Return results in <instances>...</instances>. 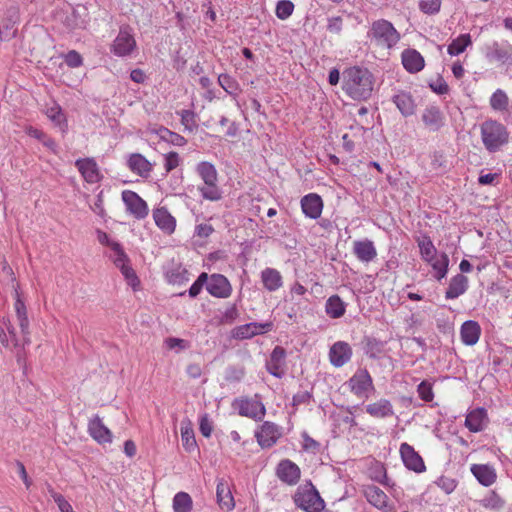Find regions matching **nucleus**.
<instances>
[{"label":"nucleus","instance_id":"37","mask_svg":"<svg viewBox=\"0 0 512 512\" xmlns=\"http://www.w3.org/2000/svg\"><path fill=\"white\" fill-rule=\"evenodd\" d=\"M489 103L493 110L498 112H505L508 109L509 98L504 90L497 89L491 95Z\"/></svg>","mask_w":512,"mask_h":512},{"label":"nucleus","instance_id":"57","mask_svg":"<svg viewBox=\"0 0 512 512\" xmlns=\"http://www.w3.org/2000/svg\"><path fill=\"white\" fill-rule=\"evenodd\" d=\"M484 505L491 509H501L504 505V501L496 493H492L490 496L484 499Z\"/></svg>","mask_w":512,"mask_h":512},{"label":"nucleus","instance_id":"46","mask_svg":"<svg viewBox=\"0 0 512 512\" xmlns=\"http://www.w3.org/2000/svg\"><path fill=\"white\" fill-rule=\"evenodd\" d=\"M157 132H159V136L161 139L173 145L182 146L185 143L184 137L175 133L172 130H157Z\"/></svg>","mask_w":512,"mask_h":512},{"label":"nucleus","instance_id":"40","mask_svg":"<svg viewBox=\"0 0 512 512\" xmlns=\"http://www.w3.org/2000/svg\"><path fill=\"white\" fill-rule=\"evenodd\" d=\"M218 84L231 96H237L240 89L235 78L229 74L223 73L218 76Z\"/></svg>","mask_w":512,"mask_h":512},{"label":"nucleus","instance_id":"51","mask_svg":"<svg viewBox=\"0 0 512 512\" xmlns=\"http://www.w3.org/2000/svg\"><path fill=\"white\" fill-rule=\"evenodd\" d=\"M435 484L446 494L452 493L457 486L456 480L447 476L439 477Z\"/></svg>","mask_w":512,"mask_h":512},{"label":"nucleus","instance_id":"21","mask_svg":"<svg viewBox=\"0 0 512 512\" xmlns=\"http://www.w3.org/2000/svg\"><path fill=\"white\" fill-rule=\"evenodd\" d=\"M488 422L487 411L484 408L471 410L465 419V426L472 433H477L486 427Z\"/></svg>","mask_w":512,"mask_h":512},{"label":"nucleus","instance_id":"38","mask_svg":"<svg viewBox=\"0 0 512 512\" xmlns=\"http://www.w3.org/2000/svg\"><path fill=\"white\" fill-rule=\"evenodd\" d=\"M193 501L191 496L186 492H178L173 498L174 512H191Z\"/></svg>","mask_w":512,"mask_h":512},{"label":"nucleus","instance_id":"6","mask_svg":"<svg viewBox=\"0 0 512 512\" xmlns=\"http://www.w3.org/2000/svg\"><path fill=\"white\" fill-rule=\"evenodd\" d=\"M136 47L137 44L132 29L129 26H122L110 46V51L117 57H127L134 52Z\"/></svg>","mask_w":512,"mask_h":512},{"label":"nucleus","instance_id":"3","mask_svg":"<svg viewBox=\"0 0 512 512\" xmlns=\"http://www.w3.org/2000/svg\"><path fill=\"white\" fill-rule=\"evenodd\" d=\"M196 172L203 181V185L198 187L202 197L210 201L220 200L222 192L217 184L218 174L214 165L206 161L200 162Z\"/></svg>","mask_w":512,"mask_h":512},{"label":"nucleus","instance_id":"10","mask_svg":"<svg viewBox=\"0 0 512 512\" xmlns=\"http://www.w3.org/2000/svg\"><path fill=\"white\" fill-rule=\"evenodd\" d=\"M122 200L126 210L137 219L145 218L149 209L147 203L135 192L125 190L122 192Z\"/></svg>","mask_w":512,"mask_h":512},{"label":"nucleus","instance_id":"35","mask_svg":"<svg viewBox=\"0 0 512 512\" xmlns=\"http://www.w3.org/2000/svg\"><path fill=\"white\" fill-rule=\"evenodd\" d=\"M472 45L471 35L469 33L461 34L453 39L447 47L450 56H457L463 53L467 47Z\"/></svg>","mask_w":512,"mask_h":512},{"label":"nucleus","instance_id":"33","mask_svg":"<svg viewBox=\"0 0 512 512\" xmlns=\"http://www.w3.org/2000/svg\"><path fill=\"white\" fill-rule=\"evenodd\" d=\"M393 102L403 115L408 116L414 113L415 103L409 92L399 91L393 96Z\"/></svg>","mask_w":512,"mask_h":512},{"label":"nucleus","instance_id":"36","mask_svg":"<svg viewBox=\"0 0 512 512\" xmlns=\"http://www.w3.org/2000/svg\"><path fill=\"white\" fill-rule=\"evenodd\" d=\"M325 311L331 318H340L344 315L346 306L338 295H333L327 299Z\"/></svg>","mask_w":512,"mask_h":512},{"label":"nucleus","instance_id":"62","mask_svg":"<svg viewBox=\"0 0 512 512\" xmlns=\"http://www.w3.org/2000/svg\"><path fill=\"white\" fill-rule=\"evenodd\" d=\"M238 315V311L235 305L228 307L222 315V322L231 323Z\"/></svg>","mask_w":512,"mask_h":512},{"label":"nucleus","instance_id":"42","mask_svg":"<svg viewBox=\"0 0 512 512\" xmlns=\"http://www.w3.org/2000/svg\"><path fill=\"white\" fill-rule=\"evenodd\" d=\"M422 119L426 125L438 126L441 124L442 113L438 107L430 106L424 110Z\"/></svg>","mask_w":512,"mask_h":512},{"label":"nucleus","instance_id":"16","mask_svg":"<svg viewBox=\"0 0 512 512\" xmlns=\"http://www.w3.org/2000/svg\"><path fill=\"white\" fill-rule=\"evenodd\" d=\"M88 431L90 436L100 444L112 442L111 431L103 424L102 419L98 415L90 419Z\"/></svg>","mask_w":512,"mask_h":512},{"label":"nucleus","instance_id":"32","mask_svg":"<svg viewBox=\"0 0 512 512\" xmlns=\"http://www.w3.org/2000/svg\"><path fill=\"white\" fill-rule=\"evenodd\" d=\"M261 280L263 286L270 292L278 290L283 285L280 272L274 268H265L261 272Z\"/></svg>","mask_w":512,"mask_h":512},{"label":"nucleus","instance_id":"44","mask_svg":"<svg viewBox=\"0 0 512 512\" xmlns=\"http://www.w3.org/2000/svg\"><path fill=\"white\" fill-rule=\"evenodd\" d=\"M294 11V4L290 0H280L276 5V16L285 20L289 18Z\"/></svg>","mask_w":512,"mask_h":512},{"label":"nucleus","instance_id":"25","mask_svg":"<svg viewBox=\"0 0 512 512\" xmlns=\"http://www.w3.org/2000/svg\"><path fill=\"white\" fill-rule=\"evenodd\" d=\"M153 219L157 227L165 233L171 234L175 231L176 220L165 207L154 209Z\"/></svg>","mask_w":512,"mask_h":512},{"label":"nucleus","instance_id":"48","mask_svg":"<svg viewBox=\"0 0 512 512\" xmlns=\"http://www.w3.org/2000/svg\"><path fill=\"white\" fill-rule=\"evenodd\" d=\"M119 270L121 271L128 285H130L135 290L139 286L140 281L134 269L130 266V263Z\"/></svg>","mask_w":512,"mask_h":512},{"label":"nucleus","instance_id":"20","mask_svg":"<svg viewBox=\"0 0 512 512\" xmlns=\"http://www.w3.org/2000/svg\"><path fill=\"white\" fill-rule=\"evenodd\" d=\"M506 130H482V140L487 150L493 152L508 142Z\"/></svg>","mask_w":512,"mask_h":512},{"label":"nucleus","instance_id":"58","mask_svg":"<svg viewBox=\"0 0 512 512\" xmlns=\"http://www.w3.org/2000/svg\"><path fill=\"white\" fill-rule=\"evenodd\" d=\"M168 349L185 350L189 347L188 342L184 339L170 337L165 340Z\"/></svg>","mask_w":512,"mask_h":512},{"label":"nucleus","instance_id":"30","mask_svg":"<svg viewBox=\"0 0 512 512\" xmlns=\"http://www.w3.org/2000/svg\"><path fill=\"white\" fill-rule=\"evenodd\" d=\"M366 412L374 418H386L394 415L391 402L387 399H380L366 406Z\"/></svg>","mask_w":512,"mask_h":512},{"label":"nucleus","instance_id":"28","mask_svg":"<svg viewBox=\"0 0 512 512\" xmlns=\"http://www.w3.org/2000/svg\"><path fill=\"white\" fill-rule=\"evenodd\" d=\"M216 496L217 502L222 510L231 511L234 508V498L232 496L230 486L227 481L223 479L218 481Z\"/></svg>","mask_w":512,"mask_h":512},{"label":"nucleus","instance_id":"63","mask_svg":"<svg viewBox=\"0 0 512 512\" xmlns=\"http://www.w3.org/2000/svg\"><path fill=\"white\" fill-rule=\"evenodd\" d=\"M497 178L498 174L496 173L480 174L478 182L481 185H494Z\"/></svg>","mask_w":512,"mask_h":512},{"label":"nucleus","instance_id":"26","mask_svg":"<svg viewBox=\"0 0 512 512\" xmlns=\"http://www.w3.org/2000/svg\"><path fill=\"white\" fill-rule=\"evenodd\" d=\"M353 252L361 262H370L377 256L376 248L370 240H359L353 243Z\"/></svg>","mask_w":512,"mask_h":512},{"label":"nucleus","instance_id":"15","mask_svg":"<svg viewBox=\"0 0 512 512\" xmlns=\"http://www.w3.org/2000/svg\"><path fill=\"white\" fill-rule=\"evenodd\" d=\"M14 293H15L14 309H15V313H16V317H17L19 326H20L21 334L24 335L25 343H31L27 309H26L25 303L20 298L18 286H16L14 288Z\"/></svg>","mask_w":512,"mask_h":512},{"label":"nucleus","instance_id":"22","mask_svg":"<svg viewBox=\"0 0 512 512\" xmlns=\"http://www.w3.org/2000/svg\"><path fill=\"white\" fill-rule=\"evenodd\" d=\"M401 60L403 67L409 73H418L425 66L423 56L415 49H406L402 52Z\"/></svg>","mask_w":512,"mask_h":512},{"label":"nucleus","instance_id":"54","mask_svg":"<svg viewBox=\"0 0 512 512\" xmlns=\"http://www.w3.org/2000/svg\"><path fill=\"white\" fill-rule=\"evenodd\" d=\"M179 163H180V158H179L178 153L169 152V153L165 154L164 167H165V170L167 173L174 170L175 168H177L179 166Z\"/></svg>","mask_w":512,"mask_h":512},{"label":"nucleus","instance_id":"29","mask_svg":"<svg viewBox=\"0 0 512 512\" xmlns=\"http://www.w3.org/2000/svg\"><path fill=\"white\" fill-rule=\"evenodd\" d=\"M484 55L489 61L506 62L508 59H512V53L507 49L500 46L497 41H493L490 44H486L483 48Z\"/></svg>","mask_w":512,"mask_h":512},{"label":"nucleus","instance_id":"5","mask_svg":"<svg viewBox=\"0 0 512 512\" xmlns=\"http://www.w3.org/2000/svg\"><path fill=\"white\" fill-rule=\"evenodd\" d=\"M232 407L237 410L238 414L243 417L251 418L255 421H262L266 415V408L259 394L253 397L236 398Z\"/></svg>","mask_w":512,"mask_h":512},{"label":"nucleus","instance_id":"8","mask_svg":"<svg viewBox=\"0 0 512 512\" xmlns=\"http://www.w3.org/2000/svg\"><path fill=\"white\" fill-rule=\"evenodd\" d=\"M363 494L366 500L375 508L382 512H395V506L389 502L386 493L375 485L363 487Z\"/></svg>","mask_w":512,"mask_h":512},{"label":"nucleus","instance_id":"61","mask_svg":"<svg viewBox=\"0 0 512 512\" xmlns=\"http://www.w3.org/2000/svg\"><path fill=\"white\" fill-rule=\"evenodd\" d=\"M327 29L332 33H340L342 30V18L339 16L329 18Z\"/></svg>","mask_w":512,"mask_h":512},{"label":"nucleus","instance_id":"17","mask_svg":"<svg viewBox=\"0 0 512 512\" xmlns=\"http://www.w3.org/2000/svg\"><path fill=\"white\" fill-rule=\"evenodd\" d=\"M75 166L86 182L94 184L100 180V171L93 158L78 159L75 162Z\"/></svg>","mask_w":512,"mask_h":512},{"label":"nucleus","instance_id":"4","mask_svg":"<svg viewBox=\"0 0 512 512\" xmlns=\"http://www.w3.org/2000/svg\"><path fill=\"white\" fill-rule=\"evenodd\" d=\"M294 502L305 512H321L325 507L324 500L311 483L298 487Z\"/></svg>","mask_w":512,"mask_h":512},{"label":"nucleus","instance_id":"45","mask_svg":"<svg viewBox=\"0 0 512 512\" xmlns=\"http://www.w3.org/2000/svg\"><path fill=\"white\" fill-rule=\"evenodd\" d=\"M7 329V336L10 342V347L14 348H22L24 349L25 346L30 345V343L24 342V335L22 334V338H18L16 335V330L14 326L12 325L11 321H8V324L6 325Z\"/></svg>","mask_w":512,"mask_h":512},{"label":"nucleus","instance_id":"55","mask_svg":"<svg viewBox=\"0 0 512 512\" xmlns=\"http://www.w3.org/2000/svg\"><path fill=\"white\" fill-rule=\"evenodd\" d=\"M47 116L54 122L55 125H61L64 120V114L58 105H54L47 110Z\"/></svg>","mask_w":512,"mask_h":512},{"label":"nucleus","instance_id":"1","mask_svg":"<svg viewBox=\"0 0 512 512\" xmlns=\"http://www.w3.org/2000/svg\"><path fill=\"white\" fill-rule=\"evenodd\" d=\"M343 91L354 100H367L374 89V78L366 68L353 66L343 72Z\"/></svg>","mask_w":512,"mask_h":512},{"label":"nucleus","instance_id":"64","mask_svg":"<svg viewBox=\"0 0 512 512\" xmlns=\"http://www.w3.org/2000/svg\"><path fill=\"white\" fill-rule=\"evenodd\" d=\"M130 78L135 83L142 84L146 80V75L141 69H133L130 73Z\"/></svg>","mask_w":512,"mask_h":512},{"label":"nucleus","instance_id":"39","mask_svg":"<svg viewBox=\"0 0 512 512\" xmlns=\"http://www.w3.org/2000/svg\"><path fill=\"white\" fill-rule=\"evenodd\" d=\"M418 246L420 249V255L422 259L427 261H432L437 255V250L429 237H423L418 241Z\"/></svg>","mask_w":512,"mask_h":512},{"label":"nucleus","instance_id":"27","mask_svg":"<svg viewBox=\"0 0 512 512\" xmlns=\"http://www.w3.org/2000/svg\"><path fill=\"white\" fill-rule=\"evenodd\" d=\"M469 286V280L463 274H457L450 279L448 288L445 292L446 299H456L463 295Z\"/></svg>","mask_w":512,"mask_h":512},{"label":"nucleus","instance_id":"53","mask_svg":"<svg viewBox=\"0 0 512 512\" xmlns=\"http://www.w3.org/2000/svg\"><path fill=\"white\" fill-rule=\"evenodd\" d=\"M208 281V274L203 272L201 273L197 280L191 285L189 288V296L194 298L198 296L203 288V286H206V282Z\"/></svg>","mask_w":512,"mask_h":512},{"label":"nucleus","instance_id":"2","mask_svg":"<svg viewBox=\"0 0 512 512\" xmlns=\"http://www.w3.org/2000/svg\"><path fill=\"white\" fill-rule=\"evenodd\" d=\"M367 38L378 47L392 49L400 41L401 35L390 21L378 19L372 22Z\"/></svg>","mask_w":512,"mask_h":512},{"label":"nucleus","instance_id":"18","mask_svg":"<svg viewBox=\"0 0 512 512\" xmlns=\"http://www.w3.org/2000/svg\"><path fill=\"white\" fill-rule=\"evenodd\" d=\"M352 355L349 344L339 341L334 343L329 351V359L333 366L341 367L346 364Z\"/></svg>","mask_w":512,"mask_h":512},{"label":"nucleus","instance_id":"59","mask_svg":"<svg viewBox=\"0 0 512 512\" xmlns=\"http://www.w3.org/2000/svg\"><path fill=\"white\" fill-rule=\"evenodd\" d=\"M429 86L432 91L439 95H444L449 92V86L442 78H438L435 82L430 83Z\"/></svg>","mask_w":512,"mask_h":512},{"label":"nucleus","instance_id":"43","mask_svg":"<svg viewBox=\"0 0 512 512\" xmlns=\"http://www.w3.org/2000/svg\"><path fill=\"white\" fill-rule=\"evenodd\" d=\"M181 439L183 446L187 451H191L196 447L194 432L189 423L181 424Z\"/></svg>","mask_w":512,"mask_h":512},{"label":"nucleus","instance_id":"11","mask_svg":"<svg viewBox=\"0 0 512 512\" xmlns=\"http://www.w3.org/2000/svg\"><path fill=\"white\" fill-rule=\"evenodd\" d=\"M281 436L279 427L273 423L264 422L255 433L258 444L262 448H269L273 446Z\"/></svg>","mask_w":512,"mask_h":512},{"label":"nucleus","instance_id":"34","mask_svg":"<svg viewBox=\"0 0 512 512\" xmlns=\"http://www.w3.org/2000/svg\"><path fill=\"white\" fill-rule=\"evenodd\" d=\"M427 263L432 267L434 271L433 276L436 280L441 281L446 277L449 270V257L446 253H441L433 258L432 261H427Z\"/></svg>","mask_w":512,"mask_h":512},{"label":"nucleus","instance_id":"14","mask_svg":"<svg viewBox=\"0 0 512 512\" xmlns=\"http://www.w3.org/2000/svg\"><path fill=\"white\" fill-rule=\"evenodd\" d=\"M273 323L265 322V323H257L251 322L241 326L236 327L233 330V336L237 339H249L253 336L260 335L272 330Z\"/></svg>","mask_w":512,"mask_h":512},{"label":"nucleus","instance_id":"50","mask_svg":"<svg viewBox=\"0 0 512 512\" xmlns=\"http://www.w3.org/2000/svg\"><path fill=\"white\" fill-rule=\"evenodd\" d=\"M417 392L419 397L425 402H430L434 398L432 384L428 381H422L417 387Z\"/></svg>","mask_w":512,"mask_h":512},{"label":"nucleus","instance_id":"7","mask_svg":"<svg viewBox=\"0 0 512 512\" xmlns=\"http://www.w3.org/2000/svg\"><path fill=\"white\" fill-rule=\"evenodd\" d=\"M348 386L353 394L360 398H368L374 390L373 380L366 369H359L349 379Z\"/></svg>","mask_w":512,"mask_h":512},{"label":"nucleus","instance_id":"24","mask_svg":"<svg viewBox=\"0 0 512 512\" xmlns=\"http://www.w3.org/2000/svg\"><path fill=\"white\" fill-rule=\"evenodd\" d=\"M471 473L483 486L489 487L497 479L496 470L488 464H473L470 468Z\"/></svg>","mask_w":512,"mask_h":512},{"label":"nucleus","instance_id":"60","mask_svg":"<svg viewBox=\"0 0 512 512\" xmlns=\"http://www.w3.org/2000/svg\"><path fill=\"white\" fill-rule=\"evenodd\" d=\"M285 356V350L280 346H276L271 353L269 362L283 364Z\"/></svg>","mask_w":512,"mask_h":512},{"label":"nucleus","instance_id":"31","mask_svg":"<svg viewBox=\"0 0 512 512\" xmlns=\"http://www.w3.org/2000/svg\"><path fill=\"white\" fill-rule=\"evenodd\" d=\"M460 334L463 343L472 346L478 342L481 328L476 321L469 320L462 324Z\"/></svg>","mask_w":512,"mask_h":512},{"label":"nucleus","instance_id":"56","mask_svg":"<svg viewBox=\"0 0 512 512\" xmlns=\"http://www.w3.org/2000/svg\"><path fill=\"white\" fill-rule=\"evenodd\" d=\"M199 430L204 437L208 438L211 436L213 425L207 414L200 418Z\"/></svg>","mask_w":512,"mask_h":512},{"label":"nucleus","instance_id":"49","mask_svg":"<svg viewBox=\"0 0 512 512\" xmlns=\"http://www.w3.org/2000/svg\"><path fill=\"white\" fill-rule=\"evenodd\" d=\"M49 494L61 512H73V508L70 503L61 494L55 492L51 487L49 488Z\"/></svg>","mask_w":512,"mask_h":512},{"label":"nucleus","instance_id":"47","mask_svg":"<svg viewBox=\"0 0 512 512\" xmlns=\"http://www.w3.org/2000/svg\"><path fill=\"white\" fill-rule=\"evenodd\" d=\"M441 0H420L419 9L429 15L436 14L440 11Z\"/></svg>","mask_w":512,"mask_h":512},{"label":"nucleus","instance_id":"41","mask_svg":"<svg viewBox=\"0 0 512 512\" xmlns=\"http://www.w3.org/2000/svg\"><path fill=\"white\" fill-rule=\"evenodd\" d=\"M111 251L112 254L110 257L118 269H121L130 263L127 254L119 243H111Z\"/></svg>","mask_w":512,"mask_h":512},{"label":"nucleus","instance_id":"13","mask_svg":"<svg viewBox=\"0 0 512 512\" xmlns=\"http://www.w3.org/2000/svg\"><path fill=\"white\" fill-rule=\"evenodd\" d=\"M400 455L406 468L417 473L425 470V464L422 457L414 450V448L407 444L402 443L400 446Z\"/></svg>","mask_w":512,"mask_h":512},{"label":"nucleus","instance_id":"9","mask_svg":"<svg viewBox=\"0 0 512 512\" xmlns=\"http://www.w3.org/2000/svg\"><path fill=\"white\" fill-rule=\"evenodd\" d=\"M206 290L211 296L220 299L229 298L233 291L230 281L224 275L217 273L208 275Z\"/></svg>","mask_w":512,"mask_h":512},{"label":"nucleus","instance_id":"52","mask_svg":"<svg viewBox=\"0 0 512 512\" xmlns=\"http://www.w3.org/2000/svg\"><path fill=\"white\" fill-rule=\"evenodd\" d=\"M63 57L65 63L70 68H78L83 64V58L76 50H70Z\"/></svg>","mask_w":512,"mask_h":512},{"label":"nucleus","instance_id":"12","mask_svg":"<svg viewBox=\"0 0 512 512\" xmlns=\"http://www.w3.org/2000/svg\"><path fill=\"white\" fill-rule=\"evenodd\" d=\"M277 477L287 485H296L300 479V468L291 460L284 459L279 462L276 468Z\"/></svg>","mask_w":512,"mask_h":512},{"label":"nucleus","instance_id":"19","mask_svg":"<svg viewBox=\"0 0 512 512\" xmlns=\"http://www.w3.org/2000/svg\"><path fill=\"white\" fill-rule=\"evenodd\" d=\"M301 208L305 216L318 219L322 213L323 201L319 195L310 193L301 199Z\"/></svg>","mask_w":512,"mask_h":512},{"label":"nucleus","instance_id":"23","mask_svg":"<svg viewBox=\"0 0 512 512\" xmlns=\"http://www.w3.org/2000/svg\"><path fill=\"white\" fill-rule=\"evenodd\" d=\"M127 166L131 172L140 177L147 178L152 171V164L141 154L133 153L127 159Z\"/></svg>","mask_w":512,"mask_h":512}]
</instances>
